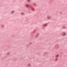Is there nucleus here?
I'll use <instances>...</instances> for the list:
<instances>
[{"label":"nucleus","mask_w":67,"mask_h":67,"mask_svg":"<svg viewBox=\"0 0 67 67\" xmlns=\"http://www.w3.org/2000/svg\"><path fill=\"white\" fill-rule=\"evenodd\" d=\"M33 5H36V4L35 3H34L33 4Z\"/></svg>","instance_id":"6"},{"label":"nucleus","mask_w":67,"mask_h":67,"mask_svg":"<svg viewBox=\"0 0 67 67\" xmlns=\"http://www.w3.org/2000/svg\"><path fill=\"white\" fill-rule=\"evenodd\" d=\"M27 66H31V64H27Z\"/></svg>","instance_id":"2"},{"label":"nucleus","mask_w":67,"mask_h":67,"mask_svg":"<svg viewBox=\"0 0 67 67\" xmlns=\"http://www.w3.org/2000/svg\"><path fill=\"white\" fill-rule=\"evenodd\" d=\"M48 19H50V17H48Z\"/></svg>","instance_id":"7"},{"label":"nucleus","mask_w":67,"mask_h":67,"mask_svg":"<svg viewBox=\"0 0 67 67\" xmlns=\"http://www.w3.org/2000/svg\"><path fill=\"white\" fill-rule=\"evenodd\" d=\"M44 26H46V24H45L44 25Z\"/></svg>","instance_id":"9"},{"label":"nucleus","mask_w":67,"mask_h":67,"mask_svg":"<svg viewBox=\"0 0 67 67\" xmlns=\"http://www.w3.org/2000/svg\"><path fill=\"white\" fill-rule=\"evenodd\" d=\"M28 1L29 2H30V0H28Z\"/></svg>","instance_id":"10"},{"label":"nucleus","mask_w":67,"mask_h":67,"mask_svg":"<svg viewBox=\"0 0 67 67\" xmlns=\"http://www.w3.org/2000/svg\"><path fill=\"white\" fill-rule=\"evenodd\" d=\"M59 56V54H57V55H56L55 56V57H58V56Z\"/></svg>","instance_id":"3"},{"label":"nucleus","mask_w":67,"mask_h":67,"mask_svg":"<svg viewBox=\"0 0 67 67\" xmlns=\"http://www.w3.org/2000/svg\"><path fill=\"white\" fill-rule=\"evenodd\" d=\"M26 7H29V5L27 4L26 5Z\"/></svg>","instance_id":"4"},{"label":"nucleus","mask_w":67,"mask_h":67,"mask_svg":"<svg viewBox=\"0 0 67 67\" xmlns=\"http://www.w3.org/2000/svg\"><path fill=\"white\" fill-rule=\"evenodd\" d=\"M14 11H12V13H14Z\"/></svg>","instance_id":"8"},{"label":"nucleus","mask_w":67,"mask_h":67,"mask_svg":"<svg viewBox=\"0 0 67 67\" xmlns=\"http://www.w3.org/2000/svg\"><path fill=\"white\" fill-rule=\"evenodd\" d=\"M21 15H24V13H21Z\"/></svg>","instance_id":"5"},{"label":"nucleus","mask_w":67,"mask_h":67,"mask_svg":"<svg viewBox=\"0 0 67 67\" xmlns=\"http://www.w3.org/2000/svg\"><path fill=\"white\" fill-rule=\"evenodd\" d=\"M65 35H66V33H63L62 34V35H63V36H64Z\"/></svg>","instance_id":"1"}]
</instances>
